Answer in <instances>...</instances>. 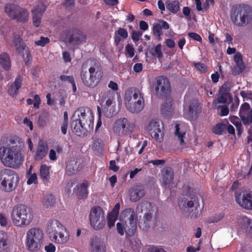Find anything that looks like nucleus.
<instances>
[{"mask_svg": "<svg viewBox=\"0 0 252 252\" xmlns=\"http://www.w3.org/2000/svg\"><path fill=\"white\" fill-rule=\"evenodd\" d=\"M143 209H146L148 211L144 213L142 219L139 220V226L144 230H147L150 226L154 212V207L150 203H146L140 206H138L136 212L132 208H127L124 210L120 215V219L124 221L125 231L127 235L132 236L134 234L136 229V221L137 216L140 213H142Z\"/></svg>", "mask_w": 252, "mask_h": 252, "instance_id": "nucleus-1", "label": "nucleus"}, {"mask_svg": "<svg viewBox=\"0 0 252 252\" xmlns=\"http://www.w3.org/2000/svg\"><path fill=\"white\" fill-rule=\"evenodd\" d=\"M71 126L73 132L80 135L83 129L90 131L94 127V115L88 107H81L76 110L71 119Z\"/></svg>", "mask_w": 252, "mask_h": 252, "instance_id": "nucleus-2", "label": "nucleus"}, {"mask_svg": "<svg viewBox=\"0 0 252 252\" xmlns=\"http://www.w3.org/2000/svg\"><path fill=\"white\" fill-rule=\"evenodd\" d=\"M0 161L5 166L16 169L22 164L24 157L17 146L2 145L0 146Z\"/></svg>", "mask_w": 252, "mask_h": 252, "instance_id": "nucleus-3", "label": "nucleus"}, {"mask_svg": "<svg viewBox=\"0 0 252 252\" xmlns=\"http://www.w3.org/2000/svg\"><path fill=\"white\" fill-rule=\"evenodd\" d=\"M46 231L50 240L55 244L64 245L70 239L69 231L57 220H52L48 222Z\"/></svg>", "mask_w": 252, "mask_h": 252, "instance_id": "nucleus-4", "label": "nucleus"}, {"mask_svg": "<svg viewBox=\"0 0 252 252\" xmlns=\"http://www.w3.org/2000/svg\"><path fill=\"white\" fill-rule=\"evenodd\" d=\"M33 218V214L31 210L23 204L15 206L11 211V220L13 224L17 227L28 226L32 222Z\"/></svg>", "mask_w": 252, "mask_h": 252, "instance_id": "nucleus-5", "label": "nucleus"}, {"mask_svg": "<svg viewBox=\"0 0 252 252\" xmlns=\"http://www.w3.org/2000/svg\"><path fill=\"white\" fill-rule=\"evenodd\" d=\"M125 102L126 109L131 113H138L144 107V99L140 91L130 88L127 89L125 94Z\"/></svg>", "mask_w": 252, "mask_h": 252, "instance_id": "nucleus-6", "label": "nucleus"}, {"mask_svg": "<svg viewBox=\"0 0 252 252\" xmlns=\"http://www.w3.org/2000/svg\"><path fill=\"white\" fill-rule=\"evenodd\" d=\"M45 239L43 231L38 227H32L28 229L26 233L25 246L31 252H36L43 247Z\"/></svg>", "mask_w": 252, "mask_h": 252, "instance_id": "nucleus-7", "label": "nucleus"}, {"mask_svg": "<svg viewBox=\"0 0 252 252\" xmlns=\"http://www.w3.org/2000/svg\"><path fill=\"white\" fill-rule=\"evenodd\" d=\"M231 19L235 25L240 27L250 24L252 21V8L244 4L236 5L232 10Z\"/></svg>", "mask_w": 252, "mask_h": 252, "instance_id": "nucleus-8", "label": "nucleus"}, {"mask_svg": "<svg viewBox=\"0 0 252 252\" xmlns=\"http://www.w3.org/2000/svg\"><path fill=\"white\" fill-rule=\"evenodd\" d=\"M0 188L4 191L11 192L17 187L19 178L14 171L10 169L3 171L0 179Z\"/></svg>", "mask_w": 252, "mask_h": 252, "instance_id": "nucleus-9", "label": "nucleus"}, {"mask_svg": "<svg viewBox=\"0 0 252 252\" xmlns=\"http://www.w3.org/2000/svg\"><path fill=\"white\" fill-rule=\"evenodd\" d=\"M135 124L126 118L116 120L113 125V131L118 136H124L131 134L134 130Z\"/></svg>", "mask_w": 252, "mask_h": 252, "instance_id": "nucleus-10", "label": "nucleus"}, {"mask_svg": "<svg viewBox=\"0 0 252 252\" xmlns=\"http://www.w3.org/2000/svg\"><path fill=\"white\" fill-rule=\"evenodd\" d=\"M89 219L91 225L95 230L102 229L105 225L104 212L99 206L94 207L91 209Z\"/></svg>", "mask_w": 252, "mask_h": 252, "instance_id": "nucleus-11", "label": "nucleus"}, {"mask_svg": "<svg viewBox=\"0 0 252 252\" xmlns=\"http://www.w3.org/2000/svg\"><path fill=\"white\" fill-rule=\"evenodd\" d=\"M164 127L162 122L158 120H152L146 126V130L152 138L157 142L160 143L163 140Z\"/></svg>", "mask_w": 252, "mask_h": 252, "instance_id": "nucleus-12", "label": "nucleus"}, {"mask_svg": "<svg viewBox=\"0 0 252 252\" xmlns=\"http://www.w3.org/2000/svg\"><path fill=\"white\" fill-rule=\"evenodd\" d=\"M235 199L237 203L242 207L252 210V192L249 190H243L240 193H235Z\"/></svg>", "mask_w": 252, "mask_h": 252, "instance_id": "nucleus-13", "label": "nucleus"}, {"mask_svg": "<svg viewBox=\"0 0 252 252\" xmlns=\"http://www.w3.org/2000/svg\"><path fill=\"white\" fill-rule=\"evenodd\" d=\"M99 66L98 61L89 59L84 62L82 67V70L86 71L87 68L89 67V74L92 76V79H95V81L98 83L99 76L100 75Z\"/></svg>", "mask_w": 252, "mask_h": 252, "instance_id": "nucleus-14", "label": "nucleus"}, {"mask_svg": "<svg viewBox=\"0 0 252 252\" xmlns=\"http://www.w3.org/2000/svg\"><path fill=\"white\" fill-rule=\"evenodd\" d=\"M146 193L144 186L138 184L131 187L128 192V197L130 201L135 202L139 201Z\"/></svg>", "mask_w": 252, "mask_h": 252, "instance_id": "nucleus-15", "label": "nucleus"}, {"mask_svg": "<svg viewBox=\"0 0 252 252\" xmlns=\"http://www.w3.org/2000/svg\"><path fill=\"white\" fill-rule=\"evenodd\" d=\"M239 115L244 125H249L252 122V108L248 103H244L241 105Z\"/></svg>", "mask_w": 252, "mask_h": 252, "instance_id": "nucleus-16", "label": "nucleus"}, {"mask_svg": "<svg viewBox=\"0 0 252 252\" xmlns=\"http://www.w3.org/2000/svg\"><path fill=\"white\" fill-rule=\"evenodd\" d=\"M169 81L164 76H158L156 79L155 89L158 94H166L170 90Z\"/></svg>", "mask_w": 252, "mask_h": 252, "instance_id": "nucleus-17", "label": "nucleus"}, {"mask_svg": "<svg viewBox=\"0 0 252 252\" xmlns=\"http://www.w3.org/2000/svg\"><path fill=\"white\" fill-rule=\"evenodd\" d=\"M46 7L43 3H41L34 7L32 10V23L34 26L38 27L41 24V20Z\"/></svg>", "mask_w": 252, "mask_h": 252, "instance_id": "nucleus-18", "label": "nucleus"}, {"mask_svg": "<svg viewBox=\"0 0 252 252\" xmlns=\"http://www.w3.org/2000/svg\"><path fill=\"white\" fill-rule=\"evenodd\" d=\"M198 104V102L195 99L191 100L189 102L186 100L184 106V114L189 118H193L199 111Z\"/></svg>", "mask_w": 252, "mask_h": 252, "instance_id": "nucleus-19", "label": "nucleus"}, {"mask_svg": "<svg viewBox=\"0 0 252 252\" xmlns=\"http://www.w3.org/2000/svg\"><path fill=\"white\" fill-rule=\"evenodd\" d=\"M234 60L235 64L232 68L231 72L234 75H237L243 71L245 68V65L243 61L242 55L239 52L235 53L234 56Z\"/></svg>", "mask_w": 252, "mask_h": 252, "instance_id": "nucleus-20", "label": "nucleus"}, {"mask_svg": "<svg viewBox=\"0 0 252 252\" xmlns=\"http://www.w3.org/2000/svg\"><path fill=\"white\" fill-rule=\"evenodd\" d=\"M187 207L186 208L188 212H190L189 215L191 218H196L199 215L198 208L199 207V199L194 197L187 202Z\"/></svg>", "mask_w": 252, "mask_h": 252, "instance_id": "nucleus-21", "label": "nucleus"}, {"mask_svg": "<svg viewBox=\"0 0 252 252\" xmlns=\"http://www.w3.org/2000/svg\"><path fill=\"white\" fill-rule=\"evenodd\" d=\"M86 35L81 31L77 30L74 32L69 39V42L72 45L83 44L86 42Z\"/></svg>", "mask_w": 252, "mask_h": 252, "instance_id": "nucleus-22", "label": "nucleus"}, {"mask_svg": "<svg viewBox=\"0 0 252 252\" xmlns=\"http://www.w3.org/2000/svg\"><path fill=\"white\" fill-rule=\"evenodd\" d=\"M115 94L110 91L105 92L101 98L100 101L102 107L106 108L112 106L115 103Z\"/></svg>", "mask_w": 252, "mask_h": 252, "instance_id": "nucleus-23", "label": "nucleus"}, {"mask_svg": "<svg viewBox=\"0 0 252 252\" xmlns=\"http://www.w3.org/2000/svg\"><path fill=\"white\" fill-rule=\"evenodd\" d=\"M173 172L170 168H167L162 173V185L170 189L173 186Z\"/></svg>", "mask_w": 252, "mask_h": 252, "instance_id": "nucleus-24", "label": "nucleus"}, {"mask_svg": "<svg viewBox=\"0 0 252 252\" xmlns=\"http://www.w3.org/2000/svg\"><path fill=\"white\" fill-rule=\"evenodd\" d=\"M81 168L80 163L76 159L69 160L66 165V173L69 176L76 174Z\"/></svg>", "mask_w": 252, "mask_h": 252, "instance_id": "nucleus-25", "label": "nucleus"}, {"mask_svg": "<svg viewBox=\"0 0 252 252\" xmlns=\"http://www.w3.org/2000/svg\"><path fill=\"white\" fill-rule=\"evenodd\" d=\"M21 8L15 4L7 3L4 7V11L10 18L15 19Z\"/></svg>", "mask_w": 252, "mask_h": 252, "instance_id": "nucleus-26", "label": "nucleus"}, {"mask_svg": "<svg viewBox=\"0 0 252 252\" xmlns=\"http://www.w3.org/2000/svg\"><path fill=\"white\" fill-rule=\"evenodd\" d=\"M239 223L245 230L247 235L252 238V221L247 217H243L240 219Z\"/></svg>", "mask_w": 252, "mask_h": 252, "instance_id": "nucleus-27", "label": "nucleus"}, {"mask_svg": "<svg viewBox=\"0 0 252 252\" xmlns=\"http://www.w3.org/2000/svg\"><path fill=\"white\" fill-rule=\"evenodd\" d=\"M47 151L48 147L47 144L42 141H40L38 144V148L35 153V159L39 160L42 159L46 156Z\"/></svg>", "mask_w": 252, "mask_h": 252, "instance_id": "nucleus-28", "label": "nucleus"}, {"mask_svg": "<svg viewBox=\"0 0 252 252\" xmlns=\"http://www.w3.org/2000/svg\"><path fill=\"white\" fill-rule=\"evenodd\" d=\"M81 77L83 83L87 86L90 87H94L98 83L95 79H92V76L87 73L86 70H81Z\"/></svg>", "mask_w": 252, "mask_h": 252, "instance_id": "nucleus-29", "label": "nucleus"}, {"mask_svg": "<svg viewBox=\"0 0 252 252\" xmlns=\"http://www.w3.org/2000/svg\"><path fill=\"white\" fill-rule=\"evenodd\" d=\"M92 252H105V244L97 238L93 240L91 245Z\"/></svg>", "mask_w": 252, "mask_h": 252, "instance_id": "nucleus-30", "label": "nucleus"}, {"mask_svg": "<svg viewBox=\"0 0 252 252\" xmlns=\"http://www.w3.org/2000/svg\"><path fill=\"white\" fill-rule=\"evenodd\" d=\"M88 186L89 182L87 181H84L80 186L77 187L75 191L80 198H84L87 197L88 193Z\"/></svg>", "mask_w": 252, "mask_h": 252, "instance_id": "nucleus-31", "label": "nucleus"}, {"mask_svg": "<svg viewBox=\"0 0 252 252\" xmlns=\"http://www.w3.org/2000/svg\"><path fill=\"white\" fill-rule=\"evenodd\" d=\"M50 167L45 164H42L39 170V177L42 181L46 183L49 181L50 178Z\"/></svg>", "mask_w": 252, "mask_h": 252, "instance_id": "nucleus-32", "label": "nucleus"}, {"mask_svg": "<svg viewBox=\"0 0 252 252\" xmlns=\"http://www.w3.org/2000/svg\"><path fill=\"white\" fill-rule=\"evenodd\" d=\"M42 204L44 207L47 208L54 207L56 204L55 196L50 193L46 194L43 197Z\"/></svg>", "mask_w": 252, "mask_h": 252, "instance_id": "nucleus-33", "label": "nucleus"}, {"mask_svg": "<svg viewBox=\"0 0 252 252\" xmlns=\"http://www.w3.org/2000/svg\"><path fill=\"white\" fill-rule=\"evenodd\" d=\"M0 64L5 70H8L11 67V62L9 57L6 53L0 54Z\"/></svg>", "mask_w": 252, "mask_h": 252, "instance_id": "nucleus-34", "label": "nucleus"}, {"mask_svg": "<svg viewBox=\"0 0 252 252\" xmlns=\"http://www.w3.org/2000/svg\"><path fill=\"white\" fill-rule=\"evenodd\" d=\"M15 19L18 22L25 23L29 20V13L28 11L24 8H21L19 12L17 13Z\"/></svg>", "mask_w": 252, "mask_h": 252, "instance_id": "nucleus-35", "label": "nucleus"}, {"mask_svg": "<svg viewBox=\"0 0 252 252\" xmlns=\"http://www.w3.org/2000/svg\"><path fill=\"white\" fill-rule=\"evenodd\" d=\"M175 135L180 142V144L183 146L185 145L184 138L186 135V131L182 130L178 125L175 126Z\"/></svg>", "mask_w": 252, "mask_h": 252, "instance_id": "nucleus-36", "label": "nucleus"}, {"mask_svg": "<svg viewBox=\"0 0 252 252\" xmlns=\"http://www.w3.org/2000/svg\"><path fill=\"white\" fill-rule=\"evenodd\" d=\"M161 113L163 116H170L172 113V105L170 102L164 103L161 107Z\"/></svg>", "mask_w": 252, "mask_h": 252, "instance_id": "nucleus-37", "label": "nucleus"}, {"mask_svg": "<svg viewBox=\"0 0 252 252\" xmlns=\"http://www.w3.org/2000/svg\"><path fill=\"white\" fill-rule=\"evenodd\" d=\"M14 42L17 52L21 56L22 52L24 50V45L26 44L23 42L22 38L17 36L15 37Z\"/></svg>", "mask_w": 252, "mask_h": 252, "instance_id": "nucleus-38", "label": "nucleus"}, {"mask_svg": "<svg viewBox=\"0 0 252 252\" xmlns=\"http://www.w3.org/2000/svg\"><path fill=\"white\" fill-rule=\"evenodd\" d=\"M179 8V2L178 1H168L166 2V8L173 13L178 11Z\"/></svg>", "mask_w": 252, "mask_h": 252, "instance_id": "nucleus-39", "label": "nucleus"}, {"mask_svg": "<svg viewBox=\"0 0 252 252\" xmlns=\"http://www.w3.org/2000/svg\"><path fill=\"white\" fill-rule=\"evenodd\" d=\"M226 128V125L222 123H219L212 128V131L216 134H222L223 131Z\"/></svg>", "mask_w": 252, "mask_h": 252, "instance_id": "nucleus-40", "label": "nucleus"}, {"mask_svg": "<svg viewBox=\"0 0 252 252\" xmlns=\"http://www.w3.org/2000/svg\"><path fill=\"white\" fill-rule=\"evenodd\" d=\"M22 82V80L20 76H18L16 78L13 84L11 86V88L9 90V92L11 94H12V91L14 88L15 89L14 93H16V92L20 89L21 86Z\"/></svg>", "mask_w": 252, "mask_h": 252, "instance_id": "nucleus-41", "label": "nucleus"}, {"mask_svg": "<svg viewBox=\"0 0 252 252\" xmlns=\"http://www.w3.org/2000/svg\"><path fill=\"white\" fill-rule=\"evenodd\" d=\"M151 54L154 57L159 59L161 58L162 54L161 50V45L160 44L156 45L154 48H152L150 51Z\"/></svg>", "mask_w": 252, "mask_h": 252, "instance_id": "nucleus-42", "label": "nucleus"}, {"mask_svg": "<svg viewBox=\"0 0 252 252\" xmlns=\"http://www.w3.org/2000/svg\"><path fill=\"white\" fill-rule=\"evenodd\" d=\"M7 239L6 233L3 231H0V251L7 245Z\"/></svg>", "mask_w": 252, "mask_h": 252, "instance_id": "nucleus-43", "label": "nucleus"}, {"mask_svg": "<svg viewBox=\"0 0 252 252\" xmlns=\"http://www.w3.org/2000/svg\"><path fill=\"white\" fill-rule=\"evenodd\" d=\"M117 215L109 213L108 215L107 223L109 228L114 226L118 218Z\"/></svg>", "mask_w": 252, "mask_h": 252, "instance_id": "nucleus-44", "label": "nucleus"}, {"mask_svg": "<svg viewBox=\"0 0 252 252\" xmlns=\"http://www.w3.org/2000/svg\"><path fill=\"white\" fill-rule=\"evenodd\" d=\"M28 179L27 184L29 185L32 184H36L37 183V176L35 173H32L29 175H26Z\"/></svg>", "mask_w": 252, "mask_h": 252, "instance_id": "nucleus-45", "label": "nucleus"}, {"mask_svg": "<svg viewBox=\"0 0 252 252\" xmlns=\"http://www.w3.org/2000/svg\"><path fill=\"white\" fill-rule=\"evenodd\" d=\"M153 32L155 36L159 38L162 33L161 25L158 24L155 25L153 27Z\"/></svg>", "mask_w": 252, "mask_h": 252, "instance_id": "nucleus-46", "label": "nucleus"}, {"mask_svg": "<svg viewBox=\"0 0 252 252\" xmlns=\"http://www.w3.org/2000/svg\"><path fill=\"white\" fill-rule=\"evenodd\" d=\"M229 96V94L225 92H220L219 96L218 98V100L219 103H225L228 97Z\"/></svg>", "mask_w": 252, "mask_h": 252, "instance_id": "nucleus-47", "label": "nucleus"}, {"mask_svg": "<svg viewBox=\"0 0 252 252\" xmlns=\"http://www.w3.org/2000/svg\"><path fill=\"white\" fill-rule=\"evenodd\" d=\"M50 41L49 39L46 37L41 36L40 39L35 41V44L37 46L43 47Z\"/></svg>", "mask_w": 252, "mask_h": 252, "instance_id": "nucleus-48", "label": "nucleus"}, {"mask_svg": "<svg viewBox=\"0 0 252 252\" xmlns=\"http://www.w3.org/2000/svg\"><path fill=\"white\" fill-rule=\"evenodd\" d=\"M229 120L230 122L236 127V128L239 130L241 127V123L240 121L239 118L237 116H231L229 117Z\"/></svg>", "mask_w": 252, "mask_h": 252, "instance_id": "nucleus-49", "label": "nucleus"}, {"mask_svg": "<svg viewBox=\"0 0 252 252\" xmlns=\"http://www.w3.org/2000/svg\"><path fill=\"white\" fill-rule=\"evenodd\" d=\"M24 50L22 52L21 56L24 60H29L30 57V51L29 48L25 45H24Z\"/></svg>", "mask_w": 252, "mask_h": 252, "instance_id": "nucleus-50", "label": "nucleus"}, {"mask_svg": "<svg viewBox=\"0 0 252 252\" xmlns=\"http://www.w3.org/2000/svg\"><path fill=\"white\" fill-rule=\"evenodd\" d=\"M240 94L245 100H252V93H247L242 91L240 92Z\"/></svg>", "mask_w": 252, "mask_h": 252, "instance_id": "nucleus-51", "label": "nucleus"}, {"mask_svg": "<svg viewBox=\"0 0 252 252\" xmlns=\"http://www.w3.org/2000/svg\"><path fill=\"white\" fill-rule=\"evenodd\" d=\"M230 84L229 83H225L220 89V92H225L229 94L230 89Z\"/></svg>", "mask_w": 252, "mask_h": 252, "instance_id": "nucleus-52", "label": "nucleus"}, {"mask_svg": "<svg viewBox=\"0 0 252 252\" xmlns=\"http://www.w3.org/2000/svg\"><path fill=\"white\" fill-rule=\"evenodd\" d=\"M126 50L129 57L132 58L134 55V49L131 45H127L126 47Z\"/></svg>", "mask_w": 252, "mask_h": 252, "instance_id": "nucleus-53", "label": "nucleus"}, {"mask_svg": "<svg viewBox=\"0 0 252 252\" xmlns=\"http://www.w3.org/2000/svg\"><path fill=\"white\" fill-rule=\"evenodd\" d=\"M117 229L118 233L121 235H123L124 234V227L125 224L124 221H122V223L118 222L116 224Z\"/></svg>", "mask_w": 252, "mask_h": 252, "instance_id": "nucleus-54", "label": "nucleus"}, {"mask_svg": "<svg viewBox=\"0 0 252 252\" xmlns=\"http://www.w3.org/2000/svg\"><path fill=\"white\" fill-rule=\"evenodd\" d=\"M194 65L195 68L201 72H205L207 70V66L202 63H196Z\"/></svg>", "mask_w": 252, "mask_h": 252, "instance_id": "nucleus-55", "label": "nucleus"}, {"mask_svg": "<svg viewBox=\"0 0 252 252\" xmlns=\"http://www.w3.org/2000/svg\"><path fill=\"white\" fill-rule=\"evenodd\" d=\"M7 218L5 214L0 213V224L2 226H5L7 225Z\"/></svg>", "mask_w": 252, "mask_h": 252, "instance_id": "nucleus-56", "label": "nucleus"}, {"mask_svg": "<svg viewBox=\"0 0 252 252\" xmlns=\"http://www.w3.org/2000/svg\"><path fill=\"white\" fill-rule=\"evenodd\" d=\"M142 32H141L133 31L132 32L131 37L133 40L137 41L140 39V37L142 36Z\"/></svg>", "mask_w": 252, "mask_h": 252, "instance_id": "nucleus-57", "label": "nucleus"}, {"mask_svg": "<svg viewBox=\"0 0 252 252\" xmlns=\"http://www.w3.org/2000/svg\"><path fill=\"white\" fill-rule=\"evenodd\" d=\"M116 34L123 38H126L128 35L127 31L125 29L122 28H120Z\"/></svg>", "mask_w": 252, "mask_h": 252, "instance_id": "nucleus-58", "label": "nucleus"}, {"mask_svg": "<svg viewBox=\"0 0 252 252\" xmlns=\"http://www.w3.org/2000/svg\"><path fill=\"white\" fill-rule=\"evenodd\" d=\"M60 78L62 81H67L70 83H73L74 81L73 77L71 76L63 75L60 76Z\"/></svg>", "mask_w": 252, "mask_h": 252, "instance_id": "nucleus-59", "label": "nucleus"}, {"mask_svg": "<svg viewBox=\"0 0 252 252\" xmlns=\"http://www.w3.org/2000/svg\"><path fill=\"white\" fill-rule=\"evenodd\" d=\"M44 249L46 252H55L56 248L53 244L50 243L45 247Z\"/></svg>", "mask_w": 252, "mask_h": 252, "instance_id": "nucleus-60", "label": "nucleus"}, {"mask_svg": "<svg viewBox=\"0 0 252 252\" xmlns=\"http://www.w3.org/2000/svg\"><path fill=\"white\" fill-rule=\"evenodd\" d=\"M188 36L190 38H191L195 40H196L197 41L201 42V41H202V38H201V36L199 34H198L196 33H194V32L189 33Z\"/></svg>", "mask_w": 252, "mask_h": 252, "instance_id": "nucleus-61", "label": "nucleus"}, {"mask_svg": "<svg viewBox=\"0 0 252 252\" xmlns=\"http://www.w3.org/2000/svg\"><path fill=\"white\" fill-rule=\"evenodd\" d=\"M149 252H166L163 249L159 247H150L149 248Z\"/></svg>", "mask_w": 252, "mask_h": 252, "instance_id": "nucleus-62", "label": "nucleus"}, {"mask_svg": "<svg viewBox=\"0 0 252 252\" xmlns=\"http://www.w3.org/2000/svg\"><path fill=\"white\" fill-rule=\"evenodd\" d=\"M67 124L68 121L66 119H65L62 124L61 126V131L63 134H66L67 133Z\"/></svg>", "mask_w": 252, "mask_h": 252, "instance_id": "nucleus-63", "label": "nucleus"}, {"mask_svg": "<svg viewBox=\"0 0 252 252\" xmlns=\"http://www.w3.org/2000/svg\"><path fill=\"white\" fill-rule=\"evenodd\" d=\"M224 217L223 213H220L215 216L212 219V222H216L222 220Z\"/></svg>", "mask_w": 252, "mask_h": 252, "instance_id": "nucleus-64", "label": "nucleus"}]
</instances>
